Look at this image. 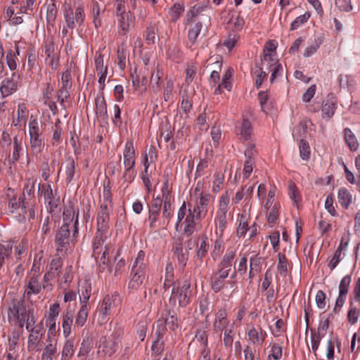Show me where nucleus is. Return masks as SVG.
Listing matches in <instances>:
<instances>
[{"label": "nucleus", "instance_id": "72a5a7b5", "mask_svg": "<svg viewBox=\"0 0 360 360\" xmlns=\"http://www.w3.org/2000/svg\"><path fill=\"white\" fill-rule=\"evenodd\" d=\"M87 316H88L87 304H82L79 311L77 313V316L76 317L74 328L82 327L86 321Z\"/></svg>", "mask_w": 360, "mask_h": 360}, {"label": "nucleus", "instance_id": "9b49d317", "mask_svg": "<svg viewBox=\"0 0 360 360\" xmlns=\"http://www.w3.org/2000/svg\"><path fill=\"white\" fill-rule=\"evenodd\" d=\"M22 198V213L20 212V214H22L25 217V214H27L25 204H30V202H35L34 181L33 179H28L26 180V183H25V185L24 187V191H23Z\"/></svg>", "mask_w": 360, "mask_h": 360}, {"label": "nucleus", "instance_id": "c85d7f7f", "mask_svg": "<svg viewBox=\"0 0 360 360\" xmlns=\"http://www.w3.org/2000/svg\"><path fill=\"white\" fill-rule=\"evenodd\" d=\"M352 196L350 192L345 188H341L339 189L338 193V202L345 209H348L351 202Z\"/></svg>", "mask_w": 360, "mask_h": 360}, {"label": "nucleus", "instance_id": "6ab92c4d", "mask_svg": "<svg viewBox=\"0 0 360 360\" xmlns=\"http://www.w3.org/2000/svg\"><path fill=\"white\" fill-rule=\"evenodd\" d=\"M23 296L22 298H13L11 300L8 309V316L9 319H14L22 307L25 306L26 302Z\"/></svg>", "mask_w": 360, "mask_h": 360}, {"label": "nucleus", "instance_id": "58836bf2", "mask_svg": "<svg viewBox=\"0 0 360 360\" xmlns=\"http://www.w3.org/2000/svg\"><path fill=\"white\" fill-rule=\"evenodd\" d=\"M75 173V162L72 158H68L67 159V165L65 166V181L67 184H70L74 177Z\"/></svg>", "mask_w": 360, "mask_h": 360}, {"label": "nucleus", "instance_id": "de8ad7c7", "mask_svg": "<svg viewBox=\"0 0 360 360\" xmlns=\"http://www.w3.org/2000/svg\"><path fill=\"white\" fill-rule=\"evenodd\" d=\"M108 233V232L97 230L96 235L93 244L94 252L95 254L96 253V251L99 249V248L101 247L105 243V241L107 239Z\"/></svg>", "mask_w": 360, "mask_h": 360}, {"label": "nucleus", "instance_id": "09e8293b", "mask_svg": "<svg viewBox=\"0 0 360 360\" xmlns=\"http://www.w3.org/2000/svg\"><path fill=\"white\" fill-rule=\"evenodd\" d=\"M70 89H65V88L60 87L58 91V94H57L58 100L59 101L60 105L64 108H65L67 107L66 103H68V105L70 103L69 99L70 98Z\"/></svg>", "mask_w": 360, "mask_h": 360}, {"label": "nucleus", "instance_id": "2eb2a0df", "mask_svg": "<svg viewBox=\"0 0 360 360\" xmlns=\"http://www.w3.org/2000/svg\"><path fill=\"white\" fill-rule=\"evenodd\" d=\"M228 313L225 309H220L215 314V319L213 323V330L217 332H222L229 326V321L227 319Z\"/></svg>", "mask_w": 360, "mask_h": 360}, {"label": "nucleus", "instance_id": "69168bd1", "mask_svg": "<svg viewBox=\"0 0 360 360\" xmlns=\"http://www.w3.org/2000/svg\"><path fill=\"white\" fill-rule=\"evenodd\" d=\"M207 68H209L210 66H213L211 68L212 70H217L219 72L221 71V57L219 56L210 57L209 60L207 61Z\"/></svg>", "mask_w": 360, "mask_h": 360}, {"label": "nucleus", "instance_id": "13d9d810", "mask_svg": "<svg viewBox=\"0 0 360 360\" xmlns=\"http://www.w3.org/2000/svg\"><path fill=\"white\" fill-rule=\"evenodd\" d=\"M283 355L282 347L278 344L274 343L271 346L270 353L267 358H270L271 360H279L281 359Z\"/></svg>", "mask_w": 360, "mask_h": 360}, {"label": "nucleus", "instance_id": "5fc2aeb1", "mask_svg": "<svg viewBox=\"0 0 360 360\" xmlns=\"http://www.w3.org/2000/svg\"><path fill=\"white\" fill-rule=\"evenodd\" d=\"M57 353L56 345L49 343L47 345L43 352L41 360H53V356Z\"/></svg>", "mask_w": 360, "mask_h": 360}, {"label": "nucleus", "instance_id": "412c9836", "mask_svg": "<svg viewBox=\"0 0 360 360\" xmlns=\"http://www.w3.org/2000/svg\"><path fill=\"white\" fill-rule=\"evenodd\" d=\"M77 215H79V210H75L72 202H70L68 205L65 206L63 210V224H67L69 228H71V225L77 218Z\"/></svg>", "mask_w": 360, "mask_h": 360}, {"label": "nucleus", "instance_id": "4468645a", "mask_svg": "<svg viewBox=\"0 0 360 360\" xmlns=\"http://www.w3.org/2000/svg\"><path fill=\"white\" fill-rule=\"evenodd\" d=\"M236 129L240 139L247 141L250 139L252 128L251 122L248 119L243 117L242 122H238L236 124Z\"/></svg>", "mask_w": 360, "mask_h": 360}, {"label": "nucleus", "instance_id": "393cba45", "mask_svg": "<svg viewBox=\"0 0 360 360\" xmlns=\"http://www.w3.org/2000/svg\"><path fill=\"white\" fill-rule=\"evenodd\" d=\"M74 312L72 310H67L65 313L63 314V332L65 337H68L72 329L73 323Z\"/></svg>", "mask_w": 360, "mask_h": 360}, {"label": "nucleus", "instance_id": "052dcab7", "mask_svg": "<svg viewBox=\"0 0 360 360\" xmlns=\"http://www.w3.org/2000/svg\"><path fill=\"white\" fill-rule=\"evenodd\" d=\"M60 84L61 86L60 87L62 88H72L71 70L70 69H67L65 72H63L61 75Z\"/></svg>", "mask_w": 360, "mask_h": 360}, {"label": "nucleus", "instance_id": "c756f323", "mask_svg": "<svg viewBox=\"0 0 360 360\" xmlns=\"http://www.w3.org/2000/svg\"><path fill=\"white\" fill-rule=\"evenodd\" d=\"M30 153L32 156L37 157L43 150L44 145L41 137H30Z\"/></svg>", "mask_w": 360, "mask_h": 360}, {"label": "nucleus", "instance_id": "473e14b6", "mask_svg": "<svg viewBox=\"0 0 360 360\" xmlns=\"http://www.w3.org/2000/svg\"><path fill=\"white\" fill-rule=\"evenodd\" d=\"M345 141L352 151H356L359 148L358 141L352 131L349 128L344 129Z\"/></svg>", "mask_w": 360, "mask_h": 360}, {"label": "nucleus", "instance_id": "7c9ffc66", "mask_svg": "<svg viewBox=\"0 0 360 360\" xmlns=\"http://www.w3.org/2000/svg\"><path fill=\"white\" fill-rule=\"evenodd\" d=\"M239 221L238 226L236 230L237 236L243 237L247 233L248 229V217L245 213L239 214L238 217Z\"/></svg>", "mask_w": 360, "mask_h": 360}, {"label": "nucleus", "instance_id": "1a4fd4ad", "mask_svg": "<svg viewBox=\"0 0 360 360\" xmlns=\"http://www.w3.org/2000/svg\"><path fill=\"white\" fill-rule=\"evenodd\" d=\"M351 281H352L351 276L346 275L345 276H344L342 278V280L340 282L339 288H339V294H338V297L335 302V307L333 309V311L335 313H338L340 311V310L341 309V308L342 307V306L345 302L346 296L348 293Z\"/></svg>", "mask_w": 360, "mask_h": 360}, {"label": "nucleus", "instance_id": "a878e982", "mask_svg": "<svg viewBox=\"0 0 360 360\" xmlns=\"http://www.w3.org/2000/svg\"><path fill=\"white\" fill-rule=\"evenodd\" d=\"M96 114L103 121L108 120L107 104L103 96L96 98Z\"/></svg>", "mask_w": 360, "mask_h": 360}, {"label": "nucleus", "instance_id": "a19ab883", "mask_svg": "<svg viewBox=\"0 0 360 360\" xmlns=\"http://www.w3.org/2000/svg\"><path fill=\"white\" fill-rule=\"evenodd\" d=\"M233 325L234 323H233L229 327L226 328V329H224V344L226 347L231 348L233 342V336L235 335V332L233 330Z\"/></svg>", "mask_w": 360, "mask_h": 360}, {"label": "nucleus", "instance_id": "ea45409f", "mask_svg": "<svg viewBox=\"0 0 360 360\" xmlns=\"http://www.w3.org/2000/svg\"><path fill=\"white\" fill-rule=\"evenodd\" d=\"M335 110V103L333 101L327 99L323 102L321 111L323 117H331L334 115Z\"/></svg>", "mask_w": 360, "mask_h": 360}, {"label": "nucleus", "instance_id": "39448f33", "mask_svg": "<svg viewBox=\"0 0 360 360\" xmlns=\"http://www.w3.org/2000/svg\"><path fill=\"white\" fill-rule=\"evenodd\" d=\"M121 304V297L117 292L107 295L104 297L98 312V320L100 324L105 323L108 316Z\"/></svg>", "mask_w": 360, "mask_h": 360}, {"label": "nucleus", "instance_id": "423d86ee", "mask_svg": "<svg viewBox=\"0 0 360 360\" xmlns=\"http://www.w3.org/2000/svg\"><path fill=\"white\" fill-rule=\"evenodd\" d=\"M191 296V283L188 281H185L182 285L172 288L169 302L175 304L178 302L179 307H185L190 303Z\"/></svg>", "mask_w": 360, "mask_h": 360}, {"label": "nucleus", "instance_id": "49530a36", "mask_svg": "<svg viewBox=\"0 0 360 360\" xmlns=\"http://www.w3.org/2000/svg\"><path fill=\"white\" fill-rule=\"evenodd\" d=\"M158 322H163V326H167L172 330H174L178 327L176 316L174 314H171L169 311L164 319H158Z\"/></svg>", "mask_w": 360, "mask_h": 360}, {"label": "nucleus", "instance_id": "6e6552de", "mask_svg": "<svg viewBox=\"0 0 360 360\" xmlns=\"http://www.w3.org/2000/svg\"><path fill=\"white\" fill-rule=\"evenodd\" d=\"M229 203V197L227 194L221 196L219 208L217 211L214 221L217 225V233L221 236L228 224L227 211Z\"/></svg>", "mask_w": 360, "mask_h": 360}, {"label": "nucleus", "instance_id": "20e7f679", "mask_svg": "<svg viewBox=\"0 0 360 360\" xmlns=\"http://www.w3.org/2000/svg\"><path fill=\"white\" fill-rule=\"evenodd\" d=\"M123 163L124 172L122 178L125 181L131 182L136 176L134 168L136 163V150L131 140H128L123 152Z\"/></svg>", "mask_w": 360, "mask_h": 360}, {"label": "nucleus", "instance_id": "7ed1b4c3", "mask_svg": "<svg viewBox=\"0 0 360 360\" xmlns=\"http://www.w3.org/2000/svg\"><path fill=\"white\" fill-rule=\"evenodd\" d=\"M145 253L140 250L133 263L130 279L128 283V289L130 290H137L145 280L147 264L144 262Z\"/></svg>", "mask_w": 360, "mask_h": 360}, {"label": "nucleus", "instance_id": "3c124183", "mask_svg": "<svg viewBox=\"0 0 360 360\" xmlns=\"http://www.w3.org/2000/svg\"><path fill=\"white\" fill-rule=\"evenodd\" d=\"M300 155L304 160H308L310 157V147L307 141L301 139L299 142Z\"/></svg>", "mask_w": 360, "mask_h": 360}, {"label": "nucleus", "instance_id": "4d7b16f0", "mask_svg": "<svg viewBox=\"0 0 360 360\" xmlns=\"http://www.w3.org/2000/svg\"><path fill=\"white\" fill-rule=\"evenodd\" d=\"M360 314V310L353 306V303L350 302V308L347 313V319L350 324L354 325L358 321Z\"/></svg>", "mask_w": 360, "mask_h": 360}, {"label": "nucleus", "instance_id": "8fccbe9b", "mask_svg": "<svg viewBox=\"0 0 360 360\" xmlns=\"http://www.w3.org/2000/svg\"><path fill=\"white\" fill-rule=\"evenodd\" d=\"M278 263L277 270L281 276L285 277L288 272V259L285 255L278 253Z\"/></svg>", "mask_w": 360, "mask_h": 360}, {"label": "nucleus", "instance_id": "603ef678", "mask_svg": "<svg viewBox=\"0 0 360 360\" xmlns=\"http://www.w3.org/2000/svg\"><path fill=\"white\" fill-rule=\"evenodd\" d=\"M158 28L155 23H150L146 30V41L148 44H153L156 39V31Z\"/></svg>", "mask_w": 360, "mask_h": 360}, {"label": "nucleus", "instance_id": "2f4dec72", "mask_svg": "<svg viewBox=\"0 0 360 360\" xmlns=\"http://www.w3.org/2000/svg\"><path fill=\"white\" fill-rule=\"evenodd\" d=\"M74 352L75 340L74 339H69L64 344L60 360H70L73 356Z\"/></svg>", "mask_w": 360, "mask_h": 360}, {"label": "nucleus", "instance_id": "0eeeda50", "mask_svg": "<svg viewBox=\"0 0 360 360\" xmlns=\"http://www.w3.org/2000/svg\"><path fill=\"white\" fill-rule=\"evenodd\" d=\"M47 287L46 284H41L40 282V274L36 269L31 270L25 282L24 297L30 299L32 295H38L42 289Z\"/></svg>", "mask_w": 360, "mask_h": 360}, {"label": "nucleus", "instance_id": "a18cd8bd", "mask_svg": "<svg viewBox=\"0 0 360 360\" xmlns=\"http://www.w3.org/2000/svg\"><path fill=\"white\" fill-rule=\"evenodd\" d=\"M226 279L212 275L210 278V286L214 292L221 291L225 286Z\"/></svg>", "mask_w": 360, "mask_h": 360}, {"label": "nucleus", "instance_id": "ddd939ff", "mask_svg": "<svg viewBox=\"0 0 360 360\" xmlns=\"http://www.w3.org/2000/svg\"><path fill=\"white\" fill-rule=\"evenodd\" d=\"M44 332V328L41 323L36 325L33 328L31 329V333L28 336L27 341V347L29 350H34L36 349Z\"/></svg>", "mask_w": 360, "mask_h": 360}, {"label": "nucleus", "instance_id": "f704fd0d", "mask_svg": "<svg viewBox=\"0 0 360 360\" xmlns=\"http://www.w3.org/2000/svg\"><path fill=\"white\" fill-rule=\"evenodd\" d=\"M189 25L191 27L188 32V38L190 42L194 44L201 31L202 25L200 22H195Z\"/></svg>", "mask_w": 360, "mask_h": 360}, {"label": "nucleus", "instance_id": "774afa93", "mask_svg": "<svg viewBox=\"0 0 360 360\" xmlns=\"http://www.w3.org/2000/svg\"><path fill=\"white\" fill-rule=\"evenodd\" d=\"M247 263H248V257H247V255H244L240 258L239 262H238L237 266H235L234 269H236L237 271L240 275H244L246 273L247 269H248Z\"/></svg>", "mask_w": 360, "mask_h": 360}, {"label": "nucleus", "instance_id": "e2e57ef3", "mask_svg": "<svg viewBox=\"0 0 360 360\" xmlns=\"http://www.w3.org/2000/svg\"><path fill=\"white\" fill-rule=\"evenodd\" d=\"M262 259L257 255H254L250 259V269L259 273L262 270Z\"/></svg>", "mask_w": 360, "mask_h": 360}, {"label": "nucleus", "instance_id": "9d476101", "mask_svg": "<svg viewBox=\"0 0 360 360\" xmlns=\"http://www.w3.org/2000/svg\"><path fill=\"white\" fill-rule=\"evenodd\" d=\"M118 32L122 35H127L135 24L134 15L128 11L127 14L117 18Z\"/></svg>", "mask_w": 360, "mask_h": 360}, {"label": "nucleus", "instance_id": "864d4df0", "mask_svg": "<svg viewBox=\"0 0 360 360\" xmlns=\"http://www.w3.org/2000/svg\"><path fill=\"white\" fill-rule=\"evenodd\" d=\"M57 5L55 1L53 0V2L47 6L46 21L48 24L53 23L55 21L57 16Z\"/></svg>", "mask_w": 360, "mask_h": 360}, {"label": "nucleus", "instance_id": "dca6fc26", "mask_svg": "<svg viewBox=\"0 0 360 360\" xmlns=\"http://www.w3.org/2000/svg\"><path fill=\"white\" fill-rule=\"evenodd\" d=\"M15 74L13 73L11 77L5 78L1 84L0 91L2 97L5 98L16 91L18 86L15 81Z\"/></svg>", "mask_w": 360, "mask_h": 360}, {"label": "nucleus", "instance_id": "338daca9", "mask_svg": "<svg viewBox=\"0 0 360 360\" xmlns=\"http://www.w3.org/2000/svg\"><path fill=\"white\" fill-rule=\"evenodd\" d=\"M310 17L309 13H305L295 18L291 23L290 30H294L297 29L302 24L306 22Z\"/></svg>", "mask_w": 360, "mask_h": 360}, {"label": "nucleus", "instance_id": "5701e85b", "mask_svg": "<svg viewBox=\"0 0 360 360\" xmlns=\"http://www.w3.org/2000/svg\"><path fill=\"white\" fill-rule=\"evenodd\" d=\"M28 127L30 137H39L43 133L42 123L34 115L30 116Z\"/></svg>", "mask_w": 360, "mask_h": 360}, {"label": "nucleus", "instance_id": "cd10ccee", "mask_svg": "<svg viewBox=\"0 0 360 360\" xmlns=\"http://www.w3.org/2000/svg\"><path fill=\"white\" fill-rule=\"evenodd\" d=\"M174 285L175 281H174V267L172 263L168 262L165 268L163 288L165 290H167L171 286L175 287Z\"/></svg>", "mask_w": 360, "mask_h": 360}, {"label": "nucleus", "instance_id": "79ce46f5", "mask_svg": "<svg viewBox=\"0 0 360 360\" xmlns=\"http://www.w3.org/2000/svg\"><path fill=\"white\" fill-rule=\"evenodd\" d=\"M8 207L10 212L20 215V212L22 213V198L17 199L13 197L9 200Z\"/></svg>", "mask_w": 360, "mask_h": 360}, {"label": "nucleus", "instance_id": "f8f14e48", "mask_svg": "<svg viewBox=\"0 0 360 360\" xmlns=\"http://www.w3.org/2000/svg\"><path fill=\"white\" fill-rule=\"evenodd\" d=\"M119 345V340L115 336L107 338L103 336L100 339L99 348L105 356H112L117 350Z\"/></svg>", "mask_w": 360, "mask_h": 360}, {"label": "nucleus", "instance_id": "bb28decb", "mask_svg": "<svg viewBox=\"0 0 360 360\" xmlns=\"http://www.w3.org/2000/svg\"><path fill=\"white\" fill-rule=\"evenodd\" d=\"M188 214L186 215L185 221H184V224H185L184 228V233L187 236H191L195 229V222L194 221V214L192 213L191 209L189 207L188 209Z\"/></svg>", "mask_w": 360, "mask_h": 360}, {"label": "nucleus", "instance_id": "bf43d9fd", "mask_svg": "<svg viewBox=\"0 0 360 360\" xmlns=\"http://www.w3.org/2000/svg\"><path fill=\"white\" fill-rule=\"evenodd\" d=\"M155 340L164 341V335L167 331V328L163 326V322H158L154 328Z\"/></svg>", "mask_w": 360, "mask_h": 360}, {"label": "nucleus", "instance_id": "f3484780", "mask_svg": "<svg viewBox=\"0 0 360 360\" xmlns=\"http://www.w3.org/2000/svg\"><path fill=\"white\" fill-rule=\"evenodd\" d=\"M29 116V110L25 103H19L17 109V116L13 118L12 124L15 127H21L25 125L26 121Z\"/></svg>", "mask_w": 360, "mask_h": 360}, {"label": "nucleus", "instance_id": "e433bc0d", "mask_svg": "<svg viewBox=\"0 0 360 360\" xmlns=\"http://www.w3.org/2000/svg\"><path fill=\"white\" fill-rule=\"evenodd\" d=\"M279 64L278 60L275 58V55H263L262 58L261 68L262 70H268L271 68L276 67Z\"/></svg>", "mask_w": 360, "mask_h": 360}, {"label": "nucleus", "instance_id": "4be33fe9", "mask_svg": "<svg viewBox=\"0 0 360 360\" xmlns=\"http://www.w3.org/2000/svg\"><path fill=\"white\" fill-rule=\"evenodd\" d=\"M30 314L34 316V308L32 302L30 304L26 303L25 306L22 308L19 314L15 316L13 319L16 321L20 328H22L25 325V320L28 317V315Z\"/></svg>", "mask_w": 360, "mask_h": 360}, {"label": "nucleus", "instance_id": "f257e3e1", "mask_svg": "<svg viewBox=\"0 0 360 360\" xmlns=\"http://www.w3.org/2000/svg\"><path fill=\"white\" fill-rule=\"evenodd\" d=\"M73 231L70 236V228L67 224H63L55 233L54 243L56 251L59 255L63 256L68 253L70 248V243L79 233L78 216L72 224Z\"/></svg>", "mask_w": 360, "mask_h": 360}, {"label": "nucleus", "instance_id": "b1692460", "mask_svg": "<svg viewBox=\"0 0 360 360\" xmlns=\"http://www.w3.org/2000/svg\"><path fill=\"white\" fill-rule=\"evenodd\" d=\"M39 162H41L39 170L41 172V176L45 181H46L54 172L49 165V156L45 155L40 156Z\"/></svg>", "mask_w": 360, "mask_h": 360}, {"label": "nucleus", "instance_id": "f03ea898", "mask_svg": "<svg viewBox=\"0 0 360 360\" xmlns=\"http://www.w3.org/2000/svg\"><path fill=\"white\" fill-rule=\"evenodd\" d=\"M103 201L101 202L97 216V230L108 232L110 228V213L112 210L110 188L104 185Z\"/></svg>", "mask_w": 360, "mask_h": 360}, {"label": "nucleus", "instance_id": "680f3d73", "mask_svg": "<svg viewBox=\"0 0 360 360\" xmlns=\"http://www.w3.org/2000/svg\"><path fill=\"white\" fill-rule=\"evenodd\" d=\"M64 18L65 19L68 28L72 30L76 27L77 23L75 20V14L71 8L65 10L64 13Z\"/></svg>", "mask_w": 360, "mask_h": 360}, {"label": "nucleus", "instance_id": "6e6d98bb", "mask_svg": "<svg viewBox=\"0 0 360 360\" xmlns=\"http://www.w3.org/2000/svg\"><path fill=\"white\" fill-rule=\"evenodd\" d=\"M236 257V252L233 250L228 251L223 257L222 260L219 264V266L231 269L232 262Z\"/></svg>", "mask_w": 360, "mask_h": 360}, {"label": "nucleus", "instance_id": "0e129e2a", "mask_svg": "<svg viewBox=\"0 0 360 360\" xmlns=\"http://www.w3.org/2000/svg\"><path fill=\"white\" fill-rule=\"evenodd\" d=\"M239 39V36L235 32H231L228 38L224 40L223 44L229 50H231L236 45Z\"/></svg>", "mask_w": 360, "mask_h": 360}, {"label": "nucleus", "instance_id": "4c0bfd02", "mask_svg": "<svg viewBox=\"0 0 360 360\" xmlns=\"http://www.w3.org/2000/svg\"><path fill=\"white\" fill-rule=\"evenodd\" d=\"M162 77V72L157 68L156 72H153L150 77V85L155 93L160 92L161 89L160 79Z\"/></svg>", "mask_w": 360, "mask_h": 360}, {"label": "nucleus", "instance_id": "a211bd4d", "mask_svg": "<svg viewBox=\"0 0 360 360\" xmlns=\"http://www.w3.org/2000/svg\"><path fill=\"white\" fill-rule=\"evenodd\" d=\"M248 336L249 341L253 345H262L266 337V333L260 327L252 328L248 331Z\"/></svg>", "mask_w": 360, "mask_h": 360}, {"label": "nucleus", "instance_id": "c03bdc74", "mask_svg": "<svg viewBox=\"0 0 360 360\" xmlns=\"http://www.w3.org/2000/svg\"><path fill=\"white\" fill-rule=\"evenodd\" d=\"M184 11V6L183 4H174L169 11V15L172 22H176L180 15Z\"/></svg>", "mask_w": 360, "mask_h": 360}, {"label": "nucleus", "instance_id": "c9c22d12", "mask_svg": "<svg viewBox=\"0 0 360 360\" xmlns=\"http://www.w3.org/2000/svg\"><path fill=\"white\" fill-rule=\"evenodd\" d=\"M24 150V146H13V152L7 158L8 165L11 168L12 165H15L20 159Z\"/></svg>", "mask_w": 360, "mask_h": 360}, {"label": "nucleus", "instance_id": "37998d69", "mask_svg": "<svg viewBox=\"0 0 360 360\" xmlns=\"http://www.w3.org/2000/svg\"><path fill=\"white\" fill-rule=\"evenodd\" d=\"M38 195L44 197L45 202L54 198L51 186L47 184H39Z\"/></svg>", "mask_w": 360, "mask_h": 360}, {"label": "nucleus", "instance_id": "aec40b11", "mask_svg": "<svg viewBox=\"0 0 360 360\" xmlns=\"http://www.w3.org/2000/svg\"><path fill=\"white\" fill-rule=\"evenodd\" d=\"M172 250L174 251V254L178 259L179 265L182 268H184L188 258L187 250L184 248L183 245L180 241L175 242L174 243Z\"/></svg>", "mask_w": 360, "mask_h": 360}]
</instances>
